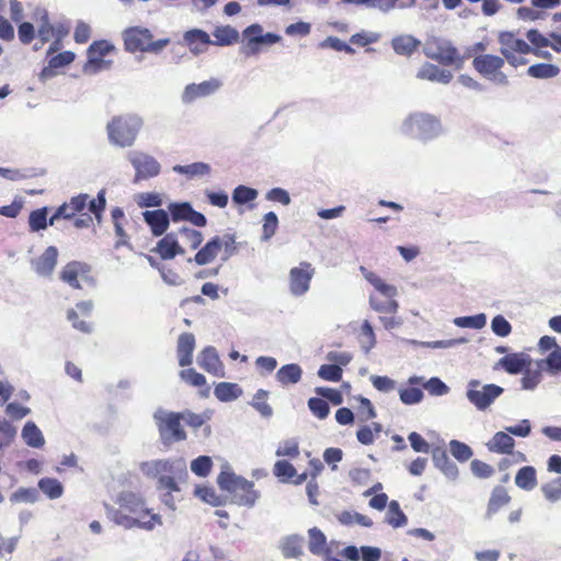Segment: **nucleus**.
<instances>
[{
	"label": "nucleus",
	"instance_id": "f257e3e1",
	"mask_svg": "<svg viewBox=\"0 0 561 561\" xmlns=\"http://www.w3.org/2000/svg\"><path fill=\"white\" fill-rule=\"evenodd\" d=\"M140 471L148 478L158 479V488L180 491L178 481L187 477L186 462L179 459H156L140 463Z\"/></svg>",
	"mask_w": 561,
	"mask_h": 561
},
{
	"label": "nucleus",
	"instance_id": "f03ea898",
	"mask_svg": "<svg viewBox=\"0 0 561 561\" xmlns=\"http://www.w3.org/2000/svg\"><path fill=\"white\" fill-rule=\"evenodd\" d=\"M443 125L438 117L425 112L408 114L399 126V133L405 137L421 141H431L443 134Z\"/></svg>",
	"mask_w": 561,
	"mask_h": 561
},
{
	"label": "nucleus",
	"instance_id": "7ed1b4c3",
	"mask_svg": "<svg viewBox=\"0 0 561 561\" xmlns=\"http://www.w3.org/2000/svg\"><path fill=\"white\" fill-rule=\"evenodd\" d=\"M122 39L125 50L131 54L139 51L158 55L170 44V38L154 39L152 32L140 25L126 27L122 32Z\"/></svg>",
	"mask_w": 561,
	"mask_h": 561
},
{
	"label": "nucleus",
	"instance_id": "20e7f679",
	"mask_svg": "<svg viewBox=\"0 0 561 561\" xmlns=\"http://www.w3.org/2000/svg\"><path fill=\"white\" fill-rule=\"evenodd\" d=\"M219 488L227 491L232 496V502L240 506L252 507L260 497V493L254 490L253 482L237 476L230 470H224L217 478Z\"/></svg>",
	"mask_w": 561,
	"mask_h": 561
},
{
	"label": "nucleus",
	"instance_id": "39448f33",
	"mask_svg": "<svg viewBox=\"0 0 561 561\" xmlns=\"http://www.w3.org/2000/svg\"><path fill=\"white\" fill-rule=\"evenodd\" d=\"M144 121L135 114L113 117L106 125L108 141L119 148L131 147Z\"/></svg>",
	"mask_w": 561,
	"mask_h": 561
},
{
	"label": "nucleus",
	"instance_id": "423d86ee",
	"mask_svg": "<svg viewBox=\"0 0 561 561\" xmlns=\"http://www.w3.org/2000/svg\"><path fill=\"white\" fill-rule=\"evenodd\" d=\"M423 54L442 66H455L457 69H460L466 60L449 39L434 35L425 39Z\"/></svg>",
	"mask_w": 561,
	"mask_h": 561
},
{
	"label": "nucleus",
	"instance_id": "0eeeda50",
	"mask_svg": "<svg viewBox=\"0 0 561 561\" xmlns=\"http://www.w3.org/2000/svg\"><path fill=\"white\" fill-rule=\"evenodd\" d=\"M364 278L374 286V288L382 295L386 300H380L375 295L369 296V305L370 307L377 311L382 313H396L399 309V304L394 299L398 295L397 287L390 284H387L383 279H381L374 272L368 271L366 267L360 266L359 268Z\"/></svg>",
	"mask_w": 561,
	"mask_h": 561
},
{
	"label": "nucleus",
	"instance_id": "6e6552de",
	"mask_svg": "<svg viewBox=\"0 0 561 561\" xmlns=\"http://www.w3.org/2000/svg\"><path fill=\"white\" fill-rule=\"evenodd\" d=\"M153 419L164 445L186 439L185 431L181 426V421H183L181 413L160 408L153 413Z\"/></svg>",
	"mask_w": 561,
	"mask_h": 561
},
{
	"label": "nucleus",
	"instance_id": "1a4fd4ad",
	"mask_svg": "<svg viewBox=\"0 0 561 561\" xmlns=\"http://www.w3.org/2000/svg\"><path fill=\"white\" fill-rule=\"evenodd\" d=\"M503 392L504 389L497 385L471 379L467 385L466 398L478 411H485Z\"/></svg>",
	"mask_w": 561,
	"mask_h": 561
},
{
	"label": "nucleus",
	"instance_id": "9d476101",
	"mask_svg": "<svg viewBox=\"0 0 561 561\" xmlns=\"http://www.w3.org/2000/svg\"><path fill=\"white\" fill-rule=\"evenodd\" d=\"M115 49L108 41H95L87 50V62L83 65L82 71L84 75L94 76L100 71L107 70L112 67V60H106L104 57Z\"/></svg>",
	"mask_w": 561,
	"mask_h": 561
},
{
	"label": "nucleus",
	"instance_id": "9b49d317",
	"mask_svg": "<svg viewBox=\"0 0 561 561\" xmlns=\"http://www.w3.org/2000/svg\"><path fill=\"white\" fill-rule=\"evenodd\" d=\"M107 517L116 525L125 529L140 528L147 531L153 530L157 526L162 525V517L160 515H152L147 520L133 517L123 507L105 506Z\"/></svg>",
	"mask_w": 561,
	"mask_h": 561
},
{
	"label": "nucleus",
	"instance_id": "f8f14e48",
	"mask_svg": "<svg viewBox=\"0 0 561 561\" xmlns=\"http://www.w3.org/2000/svg\"><path fill=\"white\" fill-rule=\"evenodd\" d=\"M473 68L485 79L497 85H507V76L501 70L504 66V59L495 55H479L472 60Z\"/></svg>",
	"mask_w": 561,
	"mask_h": 561
},
{
	"label": "nucleus",
	"instance_id": "ddd939ff",
	"mask_svg": "<svg viewBox=\"0 0 561 561\" xmlns=\"http://www.w3.org/2000/svg\"><path fill=\"white\" fill-rule=\"evenodd\" d=\"M127 160L130 162L135 170L134 182L148 180L160 174L161 165L159 161L144 151H129Z\"/></svg>",
	"mask_w": 561,
	"mask_h": 561
},
{
	"label": "nucleus",
	"instance_id": "4468645a",
	"mask_svg": "<svg viewBox=\"0 0 561 561\" xmlns=\"http://www.w3.org/2000/svg\"><path fill=\"white\" fill-rule=\"evenodd\" d=\"M314 275V268L308 262H301L299 266L289 271V291L293 296L300 297L310 288V282Z\"/></svg>",
	"mask_w": 561,
	"mask_h": 561
},
{
	"label": "nucleus",
	"instance_id": "2eb2a0df",
	"mask_svg": "<svg viewBox=\"0 0 561 561\" xmlns=\"http://www.w3.org/2000/svg\"><path fill=\"white\" fill-rule=\"evenodd\" d=\"M222 81L218 78H210L199 83L187 84L181 95V100L184 104H190L197 99H203L217 93L221 87Z\"/></svg>",
	"mask_w": 561,
	"mask_h": 561
},
{
	"label": "nucleus",
	"instance_id": "dca6fc26",
	"mask_svg": "<svg viewBox=\"0 0 561 561\" xmlns=\"http://www.w3.org/2000/svg\"><path fill=\"white\" fill-rule=\"evenodd\" d=\"M89 201L88 194H79L70 198L69 202L60 205L50 217V225L55 226L60 219H73L78 213L85 209Z\"/></svg>",
	"mask_w": 561,
	"mask_h": 561
},
{
	"label": "nucleus",
	"instance_id": "f3484780",
	"mask_svg": "<svg viewBox=\"0 0 561 561\" xmlns=\"http://www.w3.org/2000/svg\"><path fill=\"white\" fill-rule=\"evenodd\" d=\"M117 504L133 517L147 520L149 516L157 515L146 507L145 502L131 492H123L117 497Z\"/></svg>",
	"mask_w": 561,
	"mask_h": 561
},
{
	"label": "nucleus",
	"instance_id": "a211bd4d",
	"mask_svg": "<svg viewBox=\"0 0 561 561\" xmlns=\"http://www.w3.org/2000/svg\"><path fill=\"white\" fill-rule=\"evenodd\" d=\"M533 359L529 354L519 352L511 353L500 358L496 363V367L503 368L511 375L523 374L529 366H531Z\"/></svg>",
	"mask_w": 561,
	"mask_h": 561
},
{
	"label": "nucleus",
	"instance_id": "6ab92c4d",
	"mask_svg": "<svg viewBox=\"0 0 561 561\" xmlns=\"http://www.w3.org/2000/svg\"><path fill=\"white\" fill-rule=\"evenodd\" d=\"M197 364L207 373L216 376L224 377V364L219 358L218 352L213 346L205 347L197 356Z\"/></svg>",
	"mask_w": 561,
	"mask_h": 561
},
{
	"label": "nucleus",
	"instance_id": "aec40b11",
	"mask_svg": "<svg viewBox=\"0 0 561 561\" xmlns=\"http://www.w3.org/2000/svg\"><path fill=\"white\" fill-rule=\"evenodd\" d=\"M453 77L450 70L439 68L437 65L431 62H424L416 72L419 80H427L440 84H448Z\"/></svg>",
	"mask_w": 561,
	"mask_h": 561
},
{
	"label": "nucleus",
	"instance_id": "412c9836",
	"mask_svg": "<svg viewBox=\"0 0 561 561\" xmlns=\"http://www.w3.org/2000/svg\"><path fill=\"white\" fill-rule=\"evenodd\" d=\"M179 233L169 232L162 239L157 242L153 249L162 260H172L178 254H183L184 249L179 243Z\"/></svg>",
	"mask_w": 561,
	"mask_h": 561
},
{
	"label": "nucleus",
	"instance_id": "4be33fe9",
	"mask_svg": "<svg viewBox=\"0 0 561 561\" xmlns=\"http://www.w3.org/2000/svg\"><path fill=\"white\" fill-rule=\"evenodd\" d=\"M499 43L501 44V54L503 56L511 54L526 55L531 51L530 46L520 38H516L511 32H503L499 36Z\"/></svg>",
	"mask_w": 561,
	"mask_h": 561
},
{
	"label": "nucleus",
	"instance_id": "5701e85b",
	"mask_svg": "<svg viewBox=\"0 0 561 561\" xmlns=\"http://www.w3.org/2000/svg\"><path fill=\"white\" fill-rule=\"evenodd\" d=\"M57 248L50 245L42 255L32 261V267L39 276H49L57 264Z\"/></svg>",
	"mask_w": 561,
	"mask_h": 561
},
{
	"label": "nucleus",
	"instance_id": "b1692460",
	"mask_svg": "<svg viewBox=\"0 0 561 561\" xmlns=\"http://www.w3.org/2000/svg\"><path fill=\"white\" fill-rule=\"evenodd\" d=\"M434 466L450 481H456L459 476L457 465L451 461L443 448H434L432 450Z\"/></svg>",
	"mask_w": 561,
	"mask_h": 561
},
{
	"label": "nucleus",
	"instance_id": "393cba45",
	"mask_svg": "<svg viewBox=\"0 0 561 561\" xmlns=\"http://www.w3.org/2000/svg\"><path fill=\"white\" fill-rule=\"evenodd\" d=\"M89 272L90 268L85 263L73 261L62 268L60 278L73 288H81L79 278H87Z\"/></svg>",
	"mask_w": 561,
	"mask_h": 561
},
{
	"label": "nucleus",
	"instance_id": "a878e982",
	"mask_svg": "<svg viewBox=\"0 0 561 561\" xmlns=\"http://www.w3.org/2000/svg\"><path fill=\"white\" fill-rule=\"evenodd\" d=\"M146 224L150 227L156 237L164 234L170 225L169 215L163 209L146 210L144 214Z\"/></svg>",
	"mask_w": 561,
	"mask_h": 561
},
{
	"label": "nucleus",
	"instance_id": "bb28decb",
	"mask_svg": "<svg viewBox=\"0 0 561 561\" xmlns=\"http://www.w3.org/2000/svg\"><path fill=\"white\" fill-rule=\"evenodd\" d=\"M195 348V337L192 333H182L178 339V358L181 367L190 366L193 362V352Z\"/></svg>",
	"mask_w": 561,
	"mask_h": 561
},
{
	"label": "nucleus",
	"instance_id": "cd10ccee",
	"mask_svg": "<svg viewBox=\"0 0 561 561\" xmlns=\"http://www.w3.org/2000/svg\"><path fill=\"white\" fill-rule=\"evenodd\" d=\"M183 39L195 55L204 51L205 47L213 43L209 35L198 28H193L184 33Z\"/></svg>",
	"mask_w": 561,
	"mask_h": 561
},
{
	"label": "nucleus",
	"instance_id": "c85d7f7f",
	"mask_svg": "<svg viewBox=\"0 0 561 561\" xmlns=\"http://www.w3.org/2000/svg\"><path fill=\"white\" fill-rule=\"evenodd\" d=\"M421 46V41L410 34H402L391 39V47L400 56H411Z\"/></svg>",
	"mask_w": 561,
	"mask_h": 561
},
{
	"label": "nucleus",
	"instance_id": "c756f323",
	"mask_svg": "<svg viewBox=\"0 0 561 561\" xmlns=\"http://www.w3.org/2000/svg\"><path fill=\"white\" fill-rule=\"evenodd\" d=\"M514 446L515 440L506 431L496 432L486 443L488 449L496 454H512Z\"/></svg>",
	"mask_w": 561,
	"mask_h": 561
},
{
	"label": "nucleus",
	"instance_id": "7c9ffc66",
	"mask_svg": "<svg viewBox=\"0 0 561 561\" xmlns=\"http://www.w3.org/2000/svg\"><path fill=\"white\" fill-rule=\"evenodd\" d=\"M75 57H76L75 54L70 50H66L56 56H53L49 59L48 66L42 70V72L39 75L41 79L47 80L49 78H53L56 75L55 69H58V68H61V67H65V66L71 64L75 60Z\"/></svg>",
	"mask_w": 561,
	"mask_h": 561
},
{
	"label": "nucleus",
	"instance_id": "2f4dec72",
	"mask_svg": "<svg viewBox=\"0 0 561 561\" xmlns=\"http://www.w3.org/2000/svg\"><path fill=\"white\" fill-rule=\"evenodd\" d=\"M302 369L298 364H286L282 366L276 375V380L282 386L295 385L301 380Z\"/></svg>",
	"mask_w": 561,
	"mask_h": 561
},
{
	"label": "nucleus",
	"instance_id": "473e14b6",
	"mask_svg": "<svg viewBox=\"0 0 561 561\" xmlns=\"http://www.w3.org/2000/svg\"><path fill=\"white\" fill-rule=\"evenodd\" d=\"M21 436L24 443L32 448H41L45 444V438L42 431L32 421L25 423L22 428Z\"/></svg>",
	"mask_w": 561,
	"mask_h": 561
},
{
	"label": "nucleus",
	"instance_id": "72a5a7b5",
	"mask_svg": "<svg viewBox=\"0 0 561 561\" xmlns=\"http://www.w3.org/2000/svg\"><path fill=\"white\" fill-rule=\"evenodd\" d=\"M34 20L39 23L38 36L43 43L50 39L54 33V25L49 21L48 12L44 8H37L34 12Z\"/></svg>",
	"mask_w": 561,
	"mask_h": 561
},
{
	"label": "nucleus",
	"instance_id": "f704fd0d",
	"mask_svg": "<svg viewBox=\"0 0 561 561\" xmlns=\"http://www.w3.org/2000/svg\"><path fill=\"white\" fill-rule=\"evenodd\" d=\"M214 394L221 402H230L241 397L242 389L233 382H219L214 389Z\"/></svg>",
	"mask_w": 561,
	"mask_h": 561
},
{
	"label": "nucleus",
	"instance_id": "c9c22d12",
	"mask_svg": "<svg viewBox=\"0 0 561 561\" xmlns=\"http://www.w3.org/2000/svg\"><path fill=\"white\" fill-rule=\"evenodd\" d=\"M302 537L290 535L283 538L279 548L285 558H297L302 553Z\"/></svg>",
	"mask_w": 561,
	"mask_h": 561
},
{
	"label": "nucleus",
	"instance_id": "e433bc0d",
	"mask_svg": "<svg viewBox=\"0 0 561 561\" xmlns=\"http://www.w3.org/2000/svg\"><path fill=\"white\" fill-rule=\"evenodd\" d=\"M308 535V548L312 554L322 556L328 552L327 537L319 528H310Z\"/></svg>",
	"mask_w": 561,
	"mask_h": 561
},
{
	"label": "nucleus",
	"instance_id": "4c0bfd02",
	"mask_svg": "<svg viewBox=\"0 0 561 561\" xmlns=\"http://www.w3.org/2000/svg\"><path fill=\"white\" fill-rule=\"evenodd\" d=\"M218 236L210 239L194 256L197 265H206L215 260L219 253Z\"/></svg>",
	"mask_w": 561,
	"mask_h": 561
},
{
	"label": "nucleus",
	"instance_id": "58836bf2",
	"mask_svg": "<svg viewBox=\"0 0 561 561\" xmlns=\"http://www.w3.org/2000/svg\"><path fill=\"white\" fill-rule=\"evenodd\" d=\"M172 170L175 173L184 174L188 179H193L196 176L208 175L211 171V168L208 163L205 162H194L187 165L175 164Z\"/></svg>",
	"mask_w": 561,
	"mask_h": 561
},
{
	"label": "nucleus",
	"instance_id": "ea45409f",
	"mask_svg": "<svg viewBox=\"0 0 561 561\" xmlns=\"http://www.w3.org/2000/svg\"><path fill=\"white\" fill-rule=\"evenodd\" d=\"M535 366L543 368L550 375H557L561 371V347L557 346L546 358L536 360Z\"/></svg>",
	"mask_w": 561,
	"mask_h": 561
},
{
	"label": "nucleus",
	"instance_id": "a19ab883",
	"mask_svg": "<svg viewBox=\"0 0 561 561\" xmlns=\"http://www.w3.org/2000/svg\"><path fill=\"white\" fill-rule=\"evenodd\" d=\"M215 41L211 44L217 46H229L238 42L239 32L232 26H219L214 32Z\"/></svg>",
	"mask_w": 561,
	"mask_h": 561
},
{
	"label": "nucleus",
	"instance_id": "79ce46f5",
	"mask_svg": "<svg viewBox=\"0 0 561 561\" xmlns=\"http://www.w3.org/2000/svg\"><path fill=\"white\" fill-rule=\"evenodd\" d=\"M48 207L37 208L30 213L28 227L31 232L45 230L50 225V218H47Z\"/></svg>",
	"mask_w": 561,
	"mask_h": 561
},
{
	"label": "nucleus",
	"instance_id": "37998d69",
	"mask_svg": "<svg viewBox=\"0 0 561 561\" xmlns=\"http://www.w3.org/2000/svg\"><path fill=\"white\" fill-rule=\"evenodd\" d=\"M542 371H545L543 368H539L538 366L531 368V366H529L523 373V377L520 379L522 389L526 391H534L542 381Z\"/></svg>",
	"mask_w": 561,
	"mask_h": 561
},
{
	"label": "nucleus",
	"instance_id": "c03bdc74",
	"mask_svg": "<svg viewBox=\"0 0 561 561\" xmlns=\"http://www.w3.org/2000/svg\"><path fill=\"white\" fill-rule=\"evenodd\" d=\"M515 483L523 490H533L537 485L535 468L530 466L520 468L515 477Z\"/></svg>",
	"mask_w": 561,
	"mask_h": 561
},
{
	"label": "nucleus",
	"instance_id": "a18cd8bd",
	"mask_svg": "<svg viewBox=\"0 0 561 561\" xmlns=\"http://www.w3.org/2000/svg\"><path fill=\"white\" fill-rule=\"evenodd\" d=\"M560 69L552 64H536L528 68L527 75L536 79H550L559 75Z\"/></svg>",
	"mask_w": 561,
	"mask_h": 561
},
{
	"label": "nucleus",
	"instance_id": "49530a36",
	"mask_svg": "<svg viewBox=\"0 0 561 561\" xmlns=\"http://www.w3.org/2000/svg\"><path fill=\"white\" fill-rule=\"evenodd\" d=\"M386 522L393 528L405 526L408 523L407 515L401 511L400 505L397 501H391L388 506L386 514Z\"/></svg>",
	"mask_w": 561,
	"mask_h": 561
},
{
	"label": "nucleus",
	"instance_id": "de8ad7c7",
	"mask_svg": "<svg viewBox=\"0 0 561 561\" xmlns=\"http://www.w3.org/2000/svg\"><path fill=\"white\" fill-rule=\"evenodd\" d=\"M39 490L50 500L59 499L64 493L62 484L53 478H43L38 481Z\"/></svg>",
	"mask_w": 561,
	"mask_h": 561
},
{
	"label": "nucleus",
	"instance_id": "09e8293b",
	"mask_svg": "<svg viewBox=\"0 0 561 561\" xmlns=\"http://www.w3.org/2000/svg\"><path fill=\"white\" fill-rule=\"evenodd\" d=\"M454 324L459 328L480 330L486 324V316L484 313H478L476 316L457 317L454 319Z\"/></svg>",
	"mask_w": 561,
	"mask_h": 561
},
{
	"label": "nucleus",
	"instance_id": "8fccbe9b",
	"mask_svg": "<svg viewBox=\"0 0 561 561\" xmlns=\"http://www.w3.org/2000/svg\"><path fill=\"white\" fill-rule=\"evenodd\" d=\"M39 499V493L35 488H19L10 495L11 503L33 504Z\"/></svg>",
	"mask_w": 561,
	"mask_h": 561
},
{
	"label": "nucleus",
	"instance_id": "3c124183",
	"mask_svg": "<svg viewBox=\"0 0 561 561\" xmlns=\"http://www.w3.org/2000/svg\"><path fill=\"white\" fill-rule=\"evenodd\" d=\"M268 392L263 389H259L253 396L251 405L264 417H271L273 414L272 407L266 402Z\"/></svg>",
	"mask_w": 561,
	"mask_h": 561
},
{
	"label": "nucleus",
	"instance_id": "603ef678",
	"mask_svg": "<svg viewBox=\"0 0 561 561\" xmlns=\"http://www.w3.org/2000/svg\"><path fill=\"white\" fill-rule=\"evenodd\" d=\"M449 451L453 457L460 462L468 461L473 455V451L469 445L457 439H451L449 442Z\"/></svg>",
	"mask_w": 561,
	"mask_h": 561
},
{
	"label": "nucleus",
	"instance_id": "864d4df0",
	"mask_svg": "<svg viewBox=\"0 0 561 561\" xmlns=\"http://www.w3.org/2000/svg\"><path fill=\"white\" fill-rule=\"evenodd\" d=\"M259 195L255 188L238 185L232 192V201L237 205H244L254 201Z\"/></svg>",
	"mask_w": 561,
	"mask_h": 561
},
{
	"label": "nucleus",
	"instance_id": "5fc2aeb1",
	"mask_svg": "<svg viewBox=\"0 0 561 561\" xmlns=\"http://www.w3.org/2000/svg\"><path fill=\"white\" fill-rule=\"evenodd\" d=\"M339 520L343 525L358 524L364 527L373 526V520L368 516L363 515L357 512H347V511L342 512L341 515L339 516Z\"/></svg>",
	"mask_w": 561,
	"mask_h": 561
},
{
	"label": "nucleus",
	"instance_id": "6e6d98bb",
	"mask_svg": "<svg viewBox=\"0 0 561 561\" xmlns=\"http://www.w3.org/2000/svg\"><path fill=\"white\" fill-rule=\"evenodd\" d=\"M280 39L282 37L277 34L262 33L260 36L250 37L248 46L250 47L252 54H256L259 51L260 45H273L278 43Z\"/></svg>",
	"mask_w": 561,
	"mask_h": 561
},
{
	"label": "nucleus",
	"instance_id": "4d7b16f0",
	"mask_svg": "<svg viewBox=\"0 0 561 561\" xmlns=\"http://www.w3.org/2000/svg\"><path fill=\"white\" fill-rule=\"evenodd\" d=\"M218 243L219 251L224 250V255L221 257L222 261H227L236 254L237 248L233 234L226 233L224 236H218Z\"/></svg>",
	"mask_w": 561,
	"mask_h": 561
},
{
	"label": "nucleus",
	"instance_id": "13d9d810",
	"mask_svg": "<svg viewBox=\"0 0 561 561\" xmlns=\"http://www.w3.org/2000/svg\"><path fill=\"white\" fill-rule=\"evenodd\" d=\"M399 397L402 403L407 405H413L420 403L423 400L424 393L420 388L410 387L400 389Z\"/></svg>",
	"mask_w": 561,
	"mask_h": 561
},
{
	"label": "nucleus",
	"instance_id": "bf43d9fd",
	"mask_svg": "<svg viewBox=\"0 0 561 561\" xmlns=\"http://www.w3.org/2000/svg\"><path fill=\"white\" fill-rule=\"evenodd\" d=\"M545 497L554 503L561 500V478H556L541 486Z\"/></svg>",
	"mask_w": 561,
	"mask_h": 561
},
{
	"label": "nucleus",
	"instance_id": "052dcab7",
	"mask_svg": "<svg viewBox=\"0 0 561 561\" xmlns=\"http://www.w3.org/2000/svg\"><path fill=\"white\" fill-rule=\"evenodd\" d=\"M275 454L277 457H297L299 455L298 440L296 438H289L280 442Z\"/></svg>",
	"mask_w": 561,
	"mask_h": 561
},
{
	"label": "nucleus",
	"instance_id": "680f3d73",
	"mask_svg": "<svg viewBox=\"0 0 561 561\" xmlns=\"http://www.w3.org/2000/svg\"><path fill=\"white\" fill-rule=\"evenodd\" d=\"M182 420L191 427L198 428L211 417V412L205 411L201 414H196L190 411L182 412Z\"/></svg>",
	"mask_w": 561,
	"mask_h": 561
},
{
	"label": "nucleus",
	"instance_id": "e2e57ef3",
	"mask_svg": "<svg viewBox=\"0 0 561 561\" xmlns=\"http://www.w3.org/2000/svg\"><path fill=\"white\" fill-rule=\"evenodd\" d=\"M178 233L181 236L182 240L187 242L190 248L193 250L197 249L203 242L202 232L188 227H182L179 229Z\"/></svg>",
	"mask_w": 561,
	"mask_h": 561
},
{
	"label": "nucleus",
	"instance_id": "0e129e2a",
	"mask_svg": "<svg viewBox=\"0 0 561 561\" xmlns=\"http://www.w3.org/2000/svg\"><path fill=\"white\" fill-rule=\"evenodd\" d=\"M263 221V234L261 239L263 241H267L276 232L278 226L277 215L274 211H268L267 214L264 215Z\"/></svg>",
	"mask_w": 561,
	"mask_h": 561
},
{
	"label": "nucleus",
	"instance_id": "69168bd1",
	"mask_svg": "<svg viewBox=\"0 0 561 561\" xmlns=\"http://www.w3.org/2000/svg\"><path fill=\"white\" fill-rule=\"evenodd\" d=\"M273 473L282 481H288L296 476L295 467L286 460L275 462Z\"/></svg>",
	"mask_w": 561,
	"mask_h": 561
},
{
	"label": "nucleus",
	"instance_id": "338daca9",
	"mask_svg": "<svg viewBox=\"0 0 561 561\" xmlns=\"http://www.w3.org/2000/svg\"><path fill=\"white\" fill-rule=\"evenodd\" d=\"M211 466L210 457L199 456L191 462V470L198 477H206L210 472Z\"/></svg>",
	"mask_w": 561,
	"mask_h": 561
},
{
	"label": "nucleus",
	"instance_id": "774afa93",
	"mask_svg": "<svg viewBox=\"0 0 561 561\" xmlns=\"http://www.w3.org/2000/svg\"><path fill=\"white\" fill-rule=\"evenodd\" d=\"M308 408L320 420L325 419L330 413L328 402L321 398H310L308 400Z\"/></svg>",
	"mask_w": 561,
	"mask_h": 561
}]
</instances>
